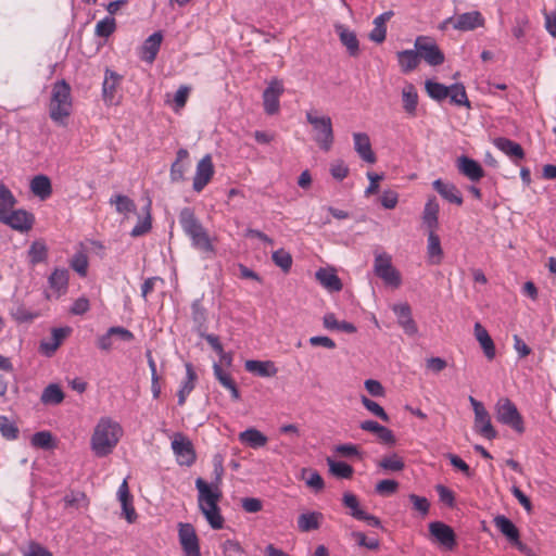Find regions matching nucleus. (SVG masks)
I'll return each mask as SVG.
<instances>
[{
    "instance_id": "nucleus-1",
    "label": "nucleus",
    "mask_w": 556,
    "mask_h": 556,
    "mask_svg": "<svg viewBox=\"0 0 556 556\" xmlns=\"http://www.w3.org/2000/svg\"><path fill=\"white\" fill-rule=\"evenodd\" d=\"M195 488L198 490V506L207 523L212 529H222L225 520L218 506V502L223 496L218 484H210L202 478H198L195 480Z\"/></svg>"
},
{
    "instance_id": "nucleus-2",
    "label": "nucleus",
    "mask_w": 556,
    "mask_h": 556,
    "mask_svg": "<svg viewBox=\"0 0 556 556\" xmlns=\"http://www.w3.org/2000/svg\"><path fill=\"white\" fill-rule=\"evenodd\" d=\"M123 429L121 425L111 418H101L91 437V448L98 457H104L112 453L117 445Z\"/></svg>"
},
{
    "instance_id": "nucleus-3",
    "label": "nucleus",
    "mask_w": 556,
    "mask_h": 556,
    "mask_svg": "<svg viewBox=\"0 0 556 556\" xmlns=\"http://www.w3.org/2000/svg\"><path fill=\"white\" fill-rule=\"evenodd\" d=\"M73 99L71 86L64 80H58L52 86L51 99L49 103L50 118L59 124L66 125L67 117L72 114Z\"/></svg>"
},
{
    "instance_id": "nucleus-4",
    "label": "nucleus",
    "mask_w": 556,
    "mask_h": 556,
    "mask_svg": "<svg viewBox=\"0 0 556 556\" xmlns=\"http://www.w3.org/2000/svg\"><path fill=\"white\" fill-rule=\"evenodd\" d=\"M307 123L313 128V140L320 150L328 152L334 142V134L331 117L319 116L316 110H309L305 114Z\"/></svg>"
},
{
    "instance_id": "nucleus-5",
    "label": "nucleus",
    "mask_w": 556,
    "mask_h": 556,
    "mask_svg": "<svg viewBox=\"0 0 556 556\" xmlns=\"http://www.w3.org/2000/svg\"><path fill=\"white\" fill-rule=\"evenodd\" d=\"M374 273L387 287L397 289L402 285V275L393 266L392 257L388 253H377L374 260Z\"/></svg>"
},
{
    "instance_id": "nucleus-6",
    "label": "nucleus",
    "mask_w": 556,
    "mask_h": 556,
    "mask_svg": "<svg viewBox=\"0 0 556 556\" xmlns=\"http://www.w3.org/2000/svg\"><path fill=\"white\" fill-rule=\"evenodd\" d=\"M496 418L500 422L509 426L518 433L525 431L522 417L516 405L508 399H501L496 404Z\"/></svg>"
},
{
    "instance_id": "nucleus-7",
    "label": "nucleus",
    "mask_w": 556,
    "mask_h": 556,
    "mask_svg": "<svg viewBox=\"0 0 556 556\" xmlns=\"http://www.w3.org/2000/svg\"><path fill=\"white\" fill-rule=\"evenodd\" d=\"M415 48L417 49L419 56L432 66L440 65L444 62V54L429 37H417L415 40Z\"/></svg>"
},
{
    "instance_id": "nucleus-8",
    "label": "nucleus",
    "mask_w": 556,
    "mask_h": 556,
    "mask_svg": "<svg viewBox=\"0 0 556 556\" xmlns=\"http://www.w3.org/2000/svg\"><path fill=\"white\" fill-rule=\"evenodd\" d=\"M215 169L211 154H205L197 164L192 189L201 192L212 180Z\"/></svg>"
},
{
    "instance_id": "nucleus-9",
    "label": "nucleus",
    "mask_w": 556,
    "mask_h": 556,
    "mask_svg": "<svg viewBox=\"0 0 556 556\" xmlns=\"http://www.w3.org/2000/svg\"><path fill=\"white\" fill-rule=\"evenodd\" d=\"M0 222L14 230L27 231L33 227L34 215L25 210L13 207L0 218Z\"/></svg>"
},
{
    "instance_id": "nucleus-10",
    "label": "nucleus",
    "mask_w": 556,
    "mask_h": 556,
    "mask_svg": "<svg viewBox=\"0 0 556 556\" xmlns=\"http://www.w3.org/2000/svg\"><path fill=\"white\" fill-rule=\"evenodd\" d=\"M285 88L282 81L274 78L263 92L264 110L268 115H274L279 112L280 102L279 98L283 93Z\"/></svg>"
},
{
    "instance_id": "nucleus-11",
    "label": "nucleus",
    "mask_w": 556,
    "mask_h": 556,
    "mask_svg": "<svg viewBox=\"0 0 556 556\" xmlns=\"http://www.w3.org/2000/svg\"><path fill=\"white\" fill-rule=\"evenodd\" d=\"M178 536L186 556H201L199 540L192 525L179 523Z\"/></svg>"
},
{
    "instance_id": "nucleus-12",
    "label": "nucleus",
    "mask_w": 556,
    "mask_h": 556,
    "mask_svg": "<svg viewBox=\"0 0 556 556\" xmlns=\"http://www.w3.org/2000/svg\"><path fill=\"white\" fill-rule=\"evenodd\" d=\"M172 448L180 465L191 466L195 460V453L191 441L182 434H177L172 442Z\"/></svg>"
},
{
    "instance_id": "nucleus-13",
    "label": "nucleus",
    "mask_w": 556,
    "mask_h": 556,
    "mask_svg": "<svg viewBox=\"0 0 556 556\" xmlns=\"http://www.w3.org/2000/svg\"><path fill=\"white\" fill-rule=\"evenodd\" d=\"M494 525L506 539L520 552L526 551V545L520 541L519 530L514 522L504 515L494 518Z\"/></svg>"
},
{
    "instance_id": "nucleus-14",
    "label": "nucleus",
    "mask_w": 556,
    "mask_h": 556,
    "mask_svg": "<svg viewBox=\"0 0 556 556\" xmlns=\"http://www.w3.org/2000/svg\"><path fill=\"white\" fill-rule=\"evenodd\" d=\"M429 532L438 543H440L441 545L448 549H452L456 545V536L454 530L444 522H430Z\"/></svg>"
},
{
    "instance_id": "nucleus-15",
    "label": "nucleus",
    "mask_w": 556,
    "mask_h": 556,
    "mask_svg": "<svg viewBox=\"0 0 556 556\" xmlns=\"http://www.w3.org/2000/svg\"><path fill=\"white\" fill-rule=\"evenodd\" d=\"M392 311L394 312L399 325L403 328L405 333L409 336H414L417 333L418 328L416 323L412 317V309L407 303H399L392 306Z\"/></svg>"
},
{
    "instance_id": "nucleus-16",
    "label": "nucleus",
    "mask_w": 556,
    "mask_h": 556,
    "mask_svg": "<svg viewBox=\"0 0 556 556\" xmlns=\"http://www.w3.org/2000/svg\"><path fill=\"white\" fill-rule=\"evenodd\" d=\"M458 172L471 181H479L484 176L482 166L473 159L462 155L456 161Z\"/></svg>"
},
{
    "instance_id": "nucleus-17",
    "label": "nucleus",
    "mask_w": 556,
    "mask_h": 556,
    "mask_svg": "<svg viewBox=\"0 0 556 556\" xmlns=\"http://www.w3.org/2000/svg\"><path fill=\"white\" fill-rule=\"evenodd\" d=\"M484 25V18L479 11H471L455 16L454 29L470 31Z\"/></svg>"
},
{
    "instance_id": "nucleus-18",
    "label": "nucleus",
    "mask_w": 556,
    "mask_h": 556,
    "mask_svg": "<svg viewBox=\"0 0 556 556\" xmlns=\"http://www.w3.org/2000/svg\"><path fill=\"white\" fill-rule=\"evenodd\" d=\"M178 218L184 232L189 237V239L204 229L193 210L190 207H184L180 211Z\"/></svg>"
},
{
    "instance_id": "nucleus-19",
    "label": "nucleus",
    "mask_w": 556,
    "mask_h": 556,
    "mask_svg": "<svg viewBox=\"0 0 556 556\" xmlns=\"http://www.w3.org/2000/svg\"><path fill=\"white\" fill-rule=\"evenodd\" d=\"M475 430L480 435L488 440H493L497 437V432L495 431L494 427L491 422V417L489 412L483 407L482 409H479L475 412Z\"/></svg>"
},
{
    "instance_id": "nucleus-20",
    "label": "nucleus",
    "mask_w": 556,
    "mask_h": 556,
    "mask_svg": "<svg viewBox=\"0 0 556 556\" xmlns=\"http://www.w3.org/2000/svg\"><path fill=\"white\" fill-rule=\"evenodd\" d=\"M70 273L66 268H55L48 278V283L52 290V295L60 298L68 289Z\"/></svg>"
},
{
    "instance_id": "nucleus-21",
    "label": "nucleus",
    "mask_w": 556,
    "mask_h": 556,
    "mask_svg": "<svg viewBox=\"0 0 556 556\" xmlns=\"http://www.w3.org/2000/svg\"><path fill=\"white\" fill-rule=\"evenodd\" d=\"M190 165L189 152L187 149L181 148L177 151L176 160L172 163L169 177L172 182H179L185 180V173Z\"/></svg>"
},
{
    "instance_id": "nucleus-22",
    "label": "nucleus",
    "mask_w": 556,
    "mask_h": 556,
    "mask_svg": "<svg viewBox=\"0 0 556 556\" xmlns=\"http://www.w3.org/2000/svg\"><path fill=\"white\" fill-rule=\"evenodd\" d=\"M354 149L361 159L367 163L374 164L376 162V155L371 149L370 139L365 132H354Z\"/></svg>"
},
{
    "instance_id": "nucleus-23",
    "label": "nucleus",
    "mask_w": 556,
    "mask_h": 556,
    "mask_svg": "<svg viewBox=\"0 0 556 556\" xmlns=\"http://www.w3.org/2000/svg\"><path fill=\"white\" fill-rule=\"evenodd\" d=\"M439 212L440 205L435 197H430L425 204L422 212V223L427 227L428 231H434L439 225Z\"/></svg>"
},
{
    "instance_id": "nucleus-24",
    "label": "nucleus",
    "mask_w": 556,
    "mask_h": 556,
    "mask_svg": "<svg viewBox=\"0 0 556 556\" xmlns=\"http://www.w3.org/2000/svg\"><path fill=\"white\" fill-rule=\"evenodd\" d=\"M121 79L122 77L117 73L111 70L105 71V77L102 85V97L106 104L112 105L117 103L115 100V93Z\"/></svg>"
},
{
    "instance_id": "nucleus-25",
    "label": "nucleus",
    "mask_w": 556,
    "mask_h": 556,
    "mask_svg": "<svg viewBox=\"0 0 556 556\" xmlns=\"http://www.w3.org/2000/svg\"><path fill=\"white\" fill-rule=\"evenodd\" d=\"M494 146L502 151L504 154L509 156L516 164L518 161L525 157V151L522 147L505 137H498L494 139Z\"/></svg>"
},
{
    "instance_id": "nucleus-26",
    "label": "nucleus",
    "mask_w": 556,
    "mask_h": 556,
    "mask_svg": "<svg viewBox=\"0 0 556 556\" xmlns=\"http://www.w3.org/2000/svg\"><path fill=\"white\" fill-rule=\"evenodd\" d=\"M163 36L160 31L150 35L142 45L140 58L151 64L155 60L161 47Z\"/></svg>"
},
{
    "instance_id": "nucleus-27",
    "label": "nucleus",
    "mask_w": 556,
    "mask_h": 556,
    "mask_svg": "<svg viewBox=\"0 0 556 556\" xmlns=\"http://www.w3.org/2000/svg\"><path fill=\"white\" fill-rule=\"evenodd\" d=\"M336 31L340 38L341 43L346 48L351 56H356L359 53V42L355 31L349 29L344 25H336Z\"/></svg>"
},
{
    "instance_id": "nucleus-28",
    "label": "nucleus",
    "mask_w": 556,
    "mask_h": 556,
    "mask_svg": "<svg viewBox=\"0 0 556 556\" xmlns=\"http://www.w3.org/2000/svg\"><path fill=\"white\" fill-rule=\"evenodd\" d=\"M244 367L249 372L263 378L274 377L278 372L275 363L271 361L250 359L245 362Z\"/></svg>"
},
{
    "instance_id": "nucleus-29",
    "label": "nucleus",
    "mask_w": 556,
    "mask_h": 556,
    "mask_svg": "<svg viewBox=\"0 0 556 556\" xmlns=\"http://www.w3.org/2000/svg\"><path fill=\"white\" fill-rule=\"evenodd\" d=\"M118 500L122 504L123 515L128 522H134L137 514L132 506V496L130 495L128 483L126 480L122 482L117 491Z\"/></svg>"
},
{
    "instance_id": "nucleus-30",
    "label": "nucleus",
    "mask_w": 556,
    "mask_h": 556,
    "mask_svg": "<svg viewBox=\"0 0 556 556\" xmlns=\"http://www.w3.org/2000/svg\"><path fill=\"white\" fill-rule=\"evenodd\" d=\"M473 330L475 337L483 350L485 357L490 361L493 359L495 357L496 350L488 330L480 323L475 324Z\"/></svg>"
},
{
    "instance_id": "nucleus-31",
    "label": "nucleus",
    "mask_w": 556,
    "mask_h": 556,
    "mask_svg": "<svg viewBox=\"0 0 556 556\" xmlns=\"http://www.w3.org/2000/svg\"><path fill=\"white\" fill-rule=\"evenodd\" d=\"M186 379L182 381L180 389L178 390V405L182 406L186 403L188 395L193 391L195 381L198 379L197 372L191 363L185 364Z\"/></svg>"
},
{
    "instance_id": "nucleus-32",
    "label": "nucleus",
    "mask_w": 556,
    "mask_h": 556,
    "mask_svg": "<svg viewBox=\"0 0 556 556\" xmlns=\"http://www.w3.org/2000/svg\"><path fill=\"white\" fill-rule=\"evenodd\" d=\"M70 332L71 328L68 327L53 328L51 331V339L40 343V351L43 352L47 356H51Z\"/></svg>"
},
{
    "instance_id": "nucleus-33",
    "label": "nucleus",
    "mask_w": 556,
    "mask_h": 556,
    "mask_svg": "<svg viewBox=\"0 0 556 556\" xmlns=\"http://www.w3.org/2000/svg\"><path fill=\"white\" fill-rule=\"evenodd\" d=\"M434 190L443 197L446 201L460 205L463 198L454 184L444 182L441 179H437L432 182Z\"/></svg>"
},
{
    "instance_id": "nucleus-34",
    "label": "nucleus",
    "mask_w": 556,
    "mask_h": 556,
    "mask_svg": "<svg viewBox=\"0 0 556 556\" xmlns=\"http://www.w3.org/2000/svg\"><path fill=\"white\" fill-rule=\"evenodd\" d=\"M316 279L330 292H338L342 289V282L333 270L320 268L316 271Z\"/></svg>"
},
{
    "instance_id": "nucleus-35",
    "label": "nucleus",
    "mask_w": 556,
    "mask_h": 556,
    "mask_svg": "<svg viewBox=\"0 0 556 556\" xmlns=\"http://www.w3.org/2000/svg\"><path fill=\"white\" fill-rule=\"evenodd\" d=\"M402 103L404 111L408 115H416L418 105V93L415 86L410 83L405 84V86L402 89Z\"/></svg>"
},
{
    "instance_id": "nucleus-36",
    "label": "nucleus",
    "mask_w": 556,
    "mask_h": 556,
    "mask_svg": "<svg viewBox=\"0 0 556 556\" xmlns=\"http://www.w3.org/2000/svg\"><path fill=\"white\" fill-rule=\"evenodd\" d=\"M190 240L194 249L205 253L208 257L215 255L216 249L213 244V239L208 236L205 228L191 237Z\"/></svg>"
},
{
    "instance_id": "nucleus-37",
    "label": "nucleus",
    "mask_w": 556,
    "mask_h": 556,
    "mask_svg": "<svg viewBox=\"0 0 556 556\" xmlns=\"http://www.w3.org/2000/svg\"><path fill=\"white\" fill-rule=\"evenodd\" d=\"M30 191L41 200L48 199L52 193L51 181L46 175H37L30 180Z\"/></svg>"
},
{
    "instance_id": "nucleus-38",
    "label": "nucleus",
    "mask_w": 556,
    "mask_h": 556,
    "mask_svg": "<svg viewBox=\"0 0 556 556\" xmlns=\"http://www.w3.org/2000/svg\"><path fill=\"white\" fill-rule=\"evenodd\" d=\"M397 61L402 72L409 73L419 65L420 56L416 48L415 50H403L397 52Z\"/></svg>"
},
{
    "instance_id": "nucleus-39",
    "label": "nucleus",
    "mask_w": 556,
    "mask_h": 556,
    "mask_svg": "<svg viewBox=\"0 0 556 556\" xmlns=\"http://www.w3.org/2000/svg\"><path fill=\"white\" fill-rule=\"evenodd\" d=\"M323 518V514L318 511L301 514L298 518V528L302 532L317 530L320 527Z\"/></svg>"
},
{
    "instance_id": "nucleus-40",
    "label": "nucleus",
    "mask_w": 556,
    "mask_h": 556,
    "mask_svg": "<svg viewBox=\"0 0 556 556\" xmlns=\"http://www.w3.org/2000/svg\"><path fill=\"white\" fill-rule=\"evenodd\" d=\"M239 439L252 448L265 446L267 443V437L255 428L244 430L239 434Z\"/></svg>"
},
{
    "instance_id": "nucleus-41",
    "label": "nucleus",
    "mask_w": 556,
    "mask_h": 556,
    "mask_svg": "<svg viewBox=\"0 0 556 556\" xmlns=\"http://www.w3.org/2000/svg\"><path fill=\"white\" fill-rule=\"evenodd\" d=\"M427 253L431 264L438 265L441 263L443 257V250L441 248L440 238L434 231L428 232Z\"/></svg>"
},
{
    "instance_id": "nucleus-42",
    "label": "nucleus",
    "mask_w": 556,
    "mask_h": 556,
    "mask_svg": "<svg viewBox=\"0 0 556 556\" xmlns=\"http://www.w3.org/2000/svg\"><path fill=\"white\" fill-rule=\"evenodd\" d=\"M301 478L305 481L306 485L315 492L321 491L325 486L323 477L316 470L303 468Z\"/></svg>"
},
{
    "instance_id": "nucleus-43",
    "label": "nucleus",
    "mask_w": 556,
    "mask_h": 556,
    "mask_svg": "<svg viewBox=\"0 0 556 556\" xmlns=\"http://www.w3.org/2000/svg\"><path fill=\"white\" fill-rule=\"evenodd\" d=\"M40 400L43 404L56 405L64 400V393L58 384L52 383L45 388Z\"/></svg>"
},
{
    "instance_id": "nucleus-44",
    "label": "nucleus",
    "mask_w": 556,
    "mask_h": 556,
    "mask_svg": "<svg viewBox=\"0 0 556 556\" xmlns=\"http://www.w3.org/2000/svg\"><path fill=\"white\" fill-rule=\"evenodd\" d=\"M330 472L341 479H350L353 476L354 469L351 465L344 462H337L331 458L327 459Z\"/></svg>"
},
{
    "instance_id": "nucleus-45",
    "label": "nucleus",
    "mask_w": 556,
    "mask_h": 556,
    "mask_svg": "<svg viewBox=\"0 0 556 556\" xmlns=\"http://www.w3.org/2000/svg\"><path fill=\"white\" fill-rule=\"evenodd\" d=\"M10 315L18 324L31 323L39 316L37 312H33L22 304L12 307Z\"/></svg>"
},
{
    "instance_id": "nucleus-46",
    "label": "nucleus",
    "mask_w": 556,
    "mask_h": 556,
    "mask_svg": "<svg viewBox=\"0 0 556 556\" xmlns=\"http://www.w3.org/2000/svg\"><path fill=\"white\" fill-rule=\"evenodd\" d=\"M16 204V199L11 190L0 182V218L13 208Z\"/></svg>"
},
{
    "instance_id": "nucleus-47",
    "label": "nucleus",
    "mask_w": 556,
    "mask_h": 556,
    "mask_svg": "<svg viewBox=\"0 0 556 556\" xmlns=\"http://www.w3.org/2000/svg\"><path fill=\"white\" fill-rule=\"evenodd\" d=\"M28 256L31 265L45 262L48 256L47 245L40 241L33 242L28 250Z\"/></svg>"
},
{
    "instance_id": "nucleus-48",
    "label": "nucleus",
    "mask_w": 556,
    "mask_h": 556,
    "mask_svg": "<svg viewBox=\"0 0 556 556\" xmlns=\"http://www.w3.org/2000/svg\"><path fill=\"white\" fill-rule=\"evenodd\" d=\"M425 87L428 96L437 101H442L448 97V87L443 84L427 80Z\"/></svg>"
},
{
    "instance_id": "nucleus-49",
    "label": "nucleus",
    "mask_w": 556,
    "mask_h": 556,
    "mask_svg": "<svg viewBox=\"0 0 556 556\" xmlns=\"http://www.w3.org/2000/svg\"><path fill=\"white\" fill-rule=\"evenodd\" d=\"M448 92H450L448 97H450L452 103L459 105V106L460 105H466V106L470 105L464 85L454 84L448 87Z\"/></svg>"
},
{
    "instance_id": "nucleus-50",
    "label": "nucleus",
    "mask_w": 556,
    "mask_h": 556,
    "mask_svg": "<svg viewBox=\"0 0 556 556\" xmlns=\"http://www.w3.org/2000/svg\"><path fill=\"white\" fill-rule=\"evenodd\" d=\"M342 502H343V505L350 509V515L353 518L359 520L362 518V516L365 514V510H363L359 507V502L353 493H350V492L344 493Z\"/></svg>"
},
{
    "instance_id": "nucleus-51",
    "label": "nucleus",
    "mask_w": 556,
    "mask_h": 556,
    "mask_svg": "<svg viewBox=\"0 0 556 556\" xmlns=\"http://www.w3.org/2000/svg\"><path fill=\"white\" fill-rule=\"evenodd\" d=\"M379 466L387 471L396 472V471L403 470L405 467V464H404L402 457H400L397 454H392V455L383 457L379 462Z\"/></svg>"
},
{
    "instance_id": "nucleus-52",
    "label": "nucleus",
    "mask_w": 556,
    "mask_h": 556,
    "mask_svg": "<svg viewBox=\"0 0 556 556\" xmlns=\"http://www.w3.org/2000/svg\"><path fill=\"white\" fill-rule=\"evenodd\" d=\"M111 204H115L116 211L122 214L136 212L135 202L127 195L117 194L110 199Z\"/></svg>"
},
{
    "instance_id": "nucleus-53",
    "label": "nucleus",
    "mask_w": 556,
    "mask_h": 556,
    "mask_svg": "<svg viewBox=\"0 0 556 556\" xmlns=\"http://www.w3.org/2000/svg\"><path fill=\"white\" fill-rule=\"evenodd\" d=\"M115 20L111 16H106L97 23L94 33L98 37L108 38L115 31Z\"/></svg>"
},
{
    "instance_id": "nucleus-54",
    "label": "nucleus",
    "mask_w": 556,
    "mask_h": 556,
    "mask_svg": "<svg viewBox=\"0 0 556 556\" xmlns=\"http://www.w3.org/2000/svg\"><path fill=\"white\" fill-rule=\"evenodd\" d=\"M66 507L81 508L88 505V500L85 493L79 491H71L63 498Z\"/></svg>"
},
{
    "instance_id": "nucleus-55",
    "label": "nucleus",
    "mask_w": 556,
    "mask_h": 556,
    "mask_svg": "<svg viewBox=\"0 0 556 556\" xmlns=\"http://www.w3.org/2000/svg\"><path fill=\"white\" fill-rule=\"evenodd\" d=\"M361 402L365 406L367 410H369L372 415L380 418L381 420L388 422L389 415L386 413L383 407L379 405L377 402L368 399L366 395H361Z\"/></svg>"
},
{
    "instance_id": "nucleus-56",
    "label": "nucleus",
    "mask_w": 556,
    "mask_h": 556,
    "mask_svg": "<svg viewBox=\"0 0 556 556\" xmlns=\"http://www.w3.org/2000/svg\"><path fill=\"white\" fill-rule=\"evenodd\" d=\"M150 205H151V203L149 202L148 205L146 206L147 215L142 219H140L137 223V225L132 228V230L130 232L131 237H140L150 231V229L152 227L151 215H150Z\"/></svg>"
},
{
    "instance_id": "nucleus-57",
    "label": "nucleus",
    "mask_w": 556,
    "mask_h": 556,
    "mask_svg": "<svg viewBox=\"0 0 556 556\" xmlns=\"http://www.w3.org/2000/svg\"><path fill=\"white\" fill-rule=\"evenodd\" d=\"M408 500L413 505V509L419 513L421 517H426L430 510V502L425 496L409 494Z\"/></svg>"
},
{
    "instance_id": "nucleus-58",
    "label": "nucleus",
    "mask_w": 556,
    "mask_h": 556,
    "mask_svg": "<svg viewBox=\"0 0 556 556\" xmlns=\"http://www.w3.org/2000/svg\"><path fill=\"white\" fill-rule=\"evenodd\" d=\"M31 445L39 448L49 450L53 447L52 434L49 431H39L33 434Z\"/></svg>"
},
{
    "instance_id": "nucleus-59",
    "label": "nucleus",
    "mask_w": 556,
    "mask_h": 556,
    "mask_svg": "<svg viewBox=\"0 0 556 556\" xmlns=\"http://www.w3.org/2000/svg\"><path fill=\"white\" fill-rule=\"evenodd\" d=\"M0 432L9 440H14L18 435L16 426L5 416H0Z\"/></svg>"
},
{
    "instance_id": "nucleus-60",
    "label": "nucleus",
    "mask_w": 556,
    "mask_h": 556,
    "mask_svg": "<svg viewBox=\"0 0 556 556\" xmlns=\"http://www.w3.org/2000/svg\"><path fill=\"white\" fill-rule=\"evenodd\" d=\"M352 538L355 539L359 546L366 547L370 551H376L380 546V542L377 538H367L363 532L359 531L353 532Z\"/></svg>"
},
{
    "instance_id": "nucleus-61",
    "label": "nucleus",
    "mask_w": 556,
    "mask_h": 556,
    "mask_svg": "<svg viewBox=\"0 0 556 556\" xmlns=\"http://www.w3.org/2000/svg\"><path fill=\"white\" fill-rule=\"evenodd\" d=\"M274 263L279 266L282 270L288 271L292 265V257L290 253L283 249L277 250L273 253Z\"/></svg>"
},
{
    "instance_id": "nucleus-62",
    "label": "nucleus",
    "mask_w": 556,
    "mask_h": 556,
    "mask_svg": "<svg viewBox=\"0 0 556 556\" xmlns=\"http://www.w3.org/2000/svg\"><path fill=\"white\" fill-rule=\"evenodd\" d=\"M224 556H247L238 541L226 540L222 545Z\"/></svg>"
},
{
    "instance_id": "nucleus-63",
    "label": "nucleus",
    "mask_w": 556,
    "mask_h": 556,
    "mask_svg": "<svg viewBox=\"0 0 556 556\" xmlns=\"http://www.w3.org/2000/svg\"><path fill=\"white\" fill-rule=\"evenodd\" d=\"M399 483L395 480L386 479L376 484L375 491L382 496L391 495L396 492Z\"/></svg>"
},
{
    "instance_id": "nucleus-64",
    "label": "nucleus",
    "mask_w": 556,
    "mask_h": 556,
    "mask_svg": "<svg viewBox=\"0 0 556 556\" xmlns=\"http://www.w3.org/2000/svg\"><path fill=\"white\" fill-rule=\"evenodd\" d=\"M23 556H52V553L41 544L30 541L27 548L23 551Z\"/></svg>"
}]
</instances>
